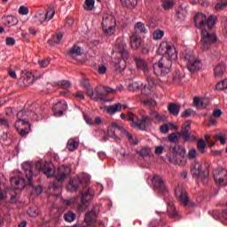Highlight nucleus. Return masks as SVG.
Returning a JSON list of instances; mask_svg holds the SVG:
<instances>
[{
  "label": "nucleus",
  "mask_w": 227,
  "mask_h": 227,
  "mask_svg": "<svg viewBox=\"0 0 227 227\" xmlns=\"http://www.w3.org/2000/svg\"><path fill=\"white\" fill-rule=\"evenodd\" d=\"M90 184V176L86 174L82 175L79 177L70 179L68 185L67 186V191L74 192L79 190V187H82L81 191L82 199L81 204L78 205V210L84 212L88 207H90V201L93 200V191L91 188H88Z\"/></svg>",
  "instance_id": "nucleus-1"
},
{
  "label": "nucleus",
  "mask_w": 227,
  "mask_h": 227,
  "mask_svg": "<svg viewBox=\"0 0 227 227\" xmlns=\"http://www.w3.org/2000/svg\"><path fill=\"white\" fill-rule=\"evenodd\" d=\"M149 114L151 117L148 115H142L140 119L136 120L134 114L129 112L127 118L128 121H131V127L137 130H148V129L152 127V120H155V121H166L168 120L166 115L160 114L155 110H151Z\"/></svg>",
  "instance_id": "nucleus-2"
},
{
  "label": "nucleus",
  "mask_w": 227,
  "mask_h": 227,
  "mask_svg": "<svg viewBox=\"0 0 227 227\" xmlns=\"http://www.w3.org/2000/svg\"><path fill=\"white\" fill-rule=\"evenodd\" d=\"M171 67H173V61L166 56H163L157 63L153 65L155 75L160 77H166V75L170 74Z\"/></svg>",
  "instance_id": "nucleus-3"
},
{
  "label": "nucleus",
  "mask_w": 227,
  "mask_h": 227,
  "mask_svg": "<svg viewBox=\"0 0 227 227\" xmlns=\"http://www.w3.org/2000/svg\"><path fill=\"white\" fill-rule=\"evenodd\" d=\"M184 58L186 61V67L189 72L194 74V72L201 70L203 64H201V61L194 56V53L192 51H184Z\"/></svg>",
  "instance_id": "nucleus-4"
},
{
  "label": "nucleus",
  "mask_w": 227,
  "mask_h": 227,
  "mask_svg": "<svg viewBox=\"0 0 227 227\" xmlns=\"http://www.w3.org/2000/svg\"><path fill=\"white\" fill-rule=\"evenodd\" d=\"M168 160L176 166H185L187 164V158H185V150L176 146L173 153L168 156Z\"/></svg>",
  "instance_id": "nucleus-5"
},
{
  "label": "nucleus",
  "mask_w": 227,
  "mask_h": 227,
  "mask_svg": "<svg viewBox=\"0 0 227 227\" xmlns=\"http://www.w3.org/2000/svg\"><path fill=\"white\" fill-rule=\"evenodd\" d=\"M201 31V41H200V45L202 51H208L210 49V45L212 43H215L217 41V36L215 34L211 32L210 30L207 29H202Z\"/></svg>",
  "instance_id": "nucleus-6"
},
{
  "label": "nucleus",
  "mask_w": 227,
  "mask_h": 227,
  "mask_svg": "<svg viewBox=\"0 0 227 227\" xmlns=\"http://www.w3.org/2000/svg\"><path fill=\"white\" fill-rule=\"evenodd\" d=\"M101 26L105 35H113L116 27V20L111 15H106L103 17Z\"/></svg>",
  "instance_id": "nucleus-7"
},
{
  "label": "nucleus",
  "mask_w": 227,
  "mask_h": 227,
  "mask_svg": "<svg viewBox=\"0 0 227 227\" xmlns=\"http://www.w3.org/2000/svg\"><path fill=\"white\" fill-rule=\"evenodd\" d=\"M175 194L178 201H180L184 207H196V204L189 200V193H187V191L181 187H177L175 191Z\"/></svg>",
  "instance_id": "nucleus-8"
},
{
  "label": "nucleus",
  "mask_w": 227,
  "mask_h": 227,
  "mask_svg": "<svg viewBox=\"0 0 227 227\" xmlns=\"http://www.w3.org/2000/svg\"><path fill=\"white\" fill-rule=\"evenodd\" d=\"M35 169L37 171H42L48 178H51V176H54V165L51 162L45 161L44 164L37 161L35 163Z\"/></svg>",
  "instance_id": "nucleus-9"
},
{
  "label": "nucleus",
  "mask_w": 227,
  "mask_h": 227,
  "mask_svg": "<svg viewBox=\"0 0 227 227\" xmlns=\"http://www.w3.org/2000/svg\"><path fill=\"white\" fill-rule=\"evenodd\" d=\"M71 173H72V168H70V166L62 165L58 168L57 172L55 174V178L57 182H63V180L70 176Z\"/></svg>",
  "instance_id": "nucleus-10"
},
{
  "label": "nucleus",
  "mask_w": 227,
  "mask_h": 227,
  "mask_svg": "<svg viewBox=\"0 0 227 227\" xmlns=\"http://www.w3.org/2000/svg\"><path fill=\"white\" fill-rule=\"evenodd\" d=\"M117 91H123V85H120L116 89H113L111 87H98L96 89V95L99 97V98H104L109 93H113L114 95Z\"/></svg>",
  "instance_id": "nucleus-11"
},
{
  "label": "nucleus",
  "mask_w": 227,
  "mask_h": 227,
  "mask_svg": "<svg viewBox=\"0 0 227 227\" xmlns=\"http://www.w3.org/2000/svg\"><path fill=\"white\" fill-rule=\"evenodd\" d=\"M214 180L218 185H227V170L217 168L214 171Z\"/></svg>",
  "instance_id": "nucleus-12"
},
{
  "label": "nucleus",
  "mask_w": 227,
  "mask_h": 227,
  "mask_svg": "<svg viewBox=\"0 0 227 227\" xmlns=\"http://www.w3.org/2000/svg\"><path fill=\"white\" fill-rule=\"evenodd\" d=\"M191 173L195 178L207 180L208 178V172L201 171V165L199 161H194L193 167L191 168Z\"/></svg>",
  "instance_id": "nucleus-13"
},
{
  "label": "nucleus",
  "mask_w": 227,
  "mask_h": 227,
  "mask_svg": "<svg viewBox=\"0 0 227 227\" xmlns=\"http://www.w3.org/2000/svg\"><path fill=\"white\" fill-rule=\"evenodd\" d=\"M22 74H24L25 77L23 80L24 86H31L35 81H38V79H42V74L35 75L33 73L24 70L22 71Z\"/></svg>",
  "instance_id": "nucleus-14"
},
{
  "label": "nucleus",
  "mask_w": 227,
  "mask_h": 227,
  "mask_svg": "<svg viewBox=\"0 0 227 227\" xmlns=\"http://www.w3.org/2000/svg\"><path fill=\"white\" fill-rule=\"evenodd\" d=\"M134 60H135V63L137 65V70H140L144 74H147L148 72H152V67L150 66V64H148V62H146V60H145V59H143L139 57H136L134 59Z\"/></svg>",
  "instance_id": "nucleus-15"
},
{
  "label": "nucleus",
  "mask_w": 227,
  "mask_h": 227,
  "mask_svg": "<svg viewBox=\"0 0 227 227\" xmlns=\"http://www.w3.org/2000/svg\"><path fill=\"white\" fill-rule=\"evenodd\" d=\"M22 169L28 182V185H33V177L35 176V173H33V164L29 162H24L22 164Z\"/></svg>",
  "instance_id": "nucleus-16"
},
{
  "label": "nucleus",
  "mask_w": 227,
  "mask_h": 227,
  "mask_svg": "<svg viewBox=\"0 0 227 227\" xmlns=\"http://www.w3.org/2000/svg\"><path fill=\"white\" fill-rule=\"evenodd\" d=\"M153 185L154 189L160 191V192H168V188H166V184H164V180L160 176H153Z\"/></svg>",
  "instance_id": "nucleus-17"
},
{
  "label": "nucleus",
  "mask_w": 227,
  "mask_h": 227,
  "mask_svg": "<svg viewBox=\"0 0 227 227\" xmlns=\"http://www.w3.org/2000/svg\"><path fill=\"white\" fill-rule=\"evenodd\" d=\"M27 116H29V113L26 112V110H20L18 114H17V118L18 120L15 122V127H20L24 126V125H27V127L29 128V121H27V120H26V118H27Z\"/></svg>",
  "instance_id": "nucleus-18"
},
{
  "label": "nucleus",
  "mask_w": 227,
  "mask_h": 227,
  "mask_svg": "<svg viewBox=\"0 0 227 227\" xmlns=\"http://www.w3.org/2000/svg\"><path fill=\"white\" fill-rule=\"evenodd\" d=\"M82 86L84 88V90L87 92V95L90 98H92V100H95L96 102L98 101V100H102V98H99L98 95H97V97H93L94 92H93V89H91V85L90 84V80L89 79L84 78L82 81Z\"/></svg>",
  "instance_id": "nucleus-19"
},
{
  "label": "nucleus",
  "mask_w": 227,
  "mask_h": 227,
  "mask_svg": "<svg viewBox=\"0 0 227 227\" xmlns=\"http://www.w3.org/2000/svg\"><path fill=\"white\" fill-rule=\"evenodd\" d=\"M196 27L203 31L205 29L207 16L203 13H197L193 18Z\"/></svg>",
  "instance_id": "nucleus-20"
},
{
  "label": "nucleus",
  "mask_w": 227,
  "mask_h": 227,
  "mask_svg": "<svg viewBox=\"0 0 227 227\" xmlns=\"http://www.w3.org/2000/svg\"><path fill=\"white\" fill-rule=\"evenodd\" d=\"M123 130H125L123 127H121L116 122H114L112 124V126L108 128L107 133L109 137H112L113 139H120V137L116 136V132H121V134H123Z\"/></svg>",
  "instance_id": "nucleus-21"
},
{
  "label": "nucleus",
  "mask_w": 227,
  "mask_h": 227,
  "mask_svg": "<svg viewBox=\"0 0 227 227\" xmlns=\"http://www.w3.org/2000/svg\"><path fill=\"white\" fill-rule=\"evenodd\" d=\"M129 43L131 45V49L134 51H137V49L141 48V45L143 43V40L137 33H134L130 37H129Z\"/></svg>",
  "instance_id": "nucleus-22"
},
{
  "label": "nucleus",
  "mask_w": 227,
  "mask_h": 227,
  "mask_svg": "<svg viewBox=\"0 0 227 227\" xmlns=\"http://www.w3.org/2000/svg\"><path fill=\"white\" fill-rule=\"evenodd\" d=\"M67 111V103L58 102L53 106L54 116H63V113Z\"/></svg>",
  "instance_id": "nucleus-23"
},
{
  "label": "nucleus",
  "mask_w": 227,
  "mask_h": 227,
  "mask_svg": "<svg viewBox=\"0 0 227 227\" xmlns=\"http://www.w3.org/2000/svg\"><path fill=\"white\" fill-rule=\"evenodd\" d=\"M2 20L4 22V25L7 26V27H12L19 24V19H17V17L13 15L4 16Z\"/></svg>",
  "instance_id": "nucleus-24"
},
{
  "label": "nucleus",
  "mask_w": 227,
  "mask_h": 227,
  "mask_svg": "<svg viewBox=\"0 0 227 227\" xmlns=\"http://www.w3.org/2000/svg\"><path fill=\"white\" fill-rule=\"evenodd\" d=\"M11 184L17 189H24L26 187V179L24 177H12Z\"/></svg>",
  "instance_id": "nucleus-25"
},
{
  "label": "nucleus",
  "mask_w": 227,
  "mask_h": 227,
  "mask_svg": "<svg viewBox=\"0 0 227 227\" xmlns=\"http://www.w3.org/2000/svg\"><path fill=\"white\" fill-rule=\"evenodd\" d=\"M33 22L34 24H36V26H42L43 22H47V20L45 18V12L42 11L35 13L33 17Z\"/></svg>",
  "instance_id": "nucleus-26"
},
{
  "label": "nucleus",
  "mask_w": 227,
  "mask_h": 227,
  "mask_svg": "<svg viewBox=\"0 0 227 227\" xmlns=\"http://www.w3.org/2000/svg\"><path fill=\"white\" fill-rule=\"evenodd\" d=\"M163 56H166V58L170 59V61H172V59H176V58L178 57L176 53V49H175V46L171 44H168V48L167 49V51Z\"/></svg>",
  "instance_id": "nucleus-27"
},
{
  "label": "nucleus",
  "mask_w": 227,
  "mask_h": 227,
  "mask_svg": "<svg viewBox=\"0 0 227 227\" xmlns=\"http://www.w3.org/2000/svg\"><path fill=\"white\" fill-rule=\"evenodd\" d=\"M193 104L195 106L198 107V109H205V107H207V106H208V99L194 98Z\"/></svg>",
  "instance_id": "nucleus-28"
},
{
  "label": "nucleus",
  "mask_w": 227,
  "mask_h": 227,
  "mask_svg": "<svg viewBox=\"0 0 227 227\" xmlns=\"http://www.w3.org/2000/svg\"><path fill=\"white\" fill-rule=\"evenodd\" d=\"M122 134L126 136L129 145H137L139 143V140L137 139V137L136 135L130 134L126 129L122 130Z\"/></svg>",
  "instance_id": "nucleus-29"
},
{
  "label": "nucleus",
  "mask_w": 227,
  "mask_h": 227,
  "mask_svg": "<svg viewBox=\"0 0 227 227\" xmlns=\"http://www.w3.org/2000/svg\"><path fill=\"white\" fill-rule=\"evenodd\" d=\"M135 33H142L144 35H146L148 33V29H146V26H145V23L138 21L134 26Z\"/></svg>",
  "instance_id": "nucleus-30"
},
{
  "label": "nucleus",
  "mask_w": 227,
  "mask_h": 227,
  "mask_svg": "<svg viewBox=\"0 0 227 227\" xmlns=\"http://www.w3.org/2000/svg\"><path fill=\"white\" fill-rule=\"evenodd\" d=\"M120 111H121V103H116L106 107V113H108V114H115V113H120Z\"/></svg>",
  "instance_id": "nucleus-31"
},
{
  "label": "nucleus",
  "mask_w": 227,
  "mask_h": 227,
  "mask_svg": "<svg viewBox=\"0 0 227 227\" xmlns=\"http://www.w3.org/2000/svg\"><path fill=\"white\" fill-rule=\"evenodd\" d=\"M113 63L116 72L121 73L123 70H125V61H121V59H114Z\"/></svg>",
  "instance_id": "nucleus-32"
},
{
  "label": "nucleus",
  "mask_w": 227,
  "mask_h": 227,
  "mask_svg": "<svg viewBox=\"0 0 227 227\" xmlns=\"http://www.w3.org/2000/svg\"><path fill=\"white\" fill-rule=\"evenodd\" d=\"M181 107H182V106H180V105H176L175 103H170L168 105V112L171 114H174V116H178Z\"/></svg>",
  "instance_id": "nucleus-33"
},
{
  "label": "nucleus",
  "mask_w": 227,
  "mask_h": 227,
  "mask_svg": "<svg viewBox=\"0 0 227 227\" xmlns=\"http://www.w3.org/2000/svg\"><path fill=\"white\" fill-rule=\"evenodd\" d=\"M215 20H217V16L211 15L207 20H206V26L204 29L210 31V29L215 26Z\"/></svg>",
  "instance_id": "nucleus-34"
},
{
  "label": "nucleus",
  "mask_w": 227,
  "mask_h": 227,
  "mask_svg": "<svg viewBox=\"0 0 227 227\" xmlns=\"http://www.w3.org/2000/svg\"><path fill=\"white\" fill-rule=\"evenodd\" d=\"M67 150H69V152H74V150H77V148H79V142H77V140L74 138H70L67 141Z\"/></svg>",
  "instance_id": "nucleus-35"
},
{
  "label": "nucleus",
  "mask_w": 227,
  "mask_h": 227,
  "mask_svg": "<svg viewBox=\"0 0 227 227\" xmlns=\"http://www.w3.org/2000/svg\"><path fill=\"white\" fill-rule=\"evenodd\" d=\"M185 77L183 73L180 71H176L172 77L173 84H180L182 82V79Z\"/></svg>",
  "instance_id": "nucleus-36"
},
{
  "label": "nucleus",
  "mask_w": 227,
  "mask_h": 227,
  "mask_svg": "<svg viewBox=\"0 0 227 227\" xmlns=\"http://www.w3.org/2000/svg\"><path fill=\"white\" fill-rule=\"evenodd\" d=\"M225 70L226 67L224 64H218L214 69L215 77H221V75H223Z\"/></svg>",
  "instance_id": "nucleus-37"
},
{
  "label": "nucleus",
  "mask_w": 227,
  "mask_h": 227,
  "mask_svg": "<svg viewBox=\"0 0 227 227\" xmlns=\"http://www.w3.org/2000/svg\"><path fill=\"white\" fill-rule=\"evenodd\" d=\"M161 6L166 12L172 10L175 6V0H161Z\"/></svg>",
  "instance_id": "nucleus-38"
},
{
  "label": "nucleus",
  "mask_w": 227,
  "mask_h": 227,
  "mask_svg": "<svg viewBox=\"0 0 227 227\" xmlns=\"http://www.w3.org/2000/svg\"><path fill=\"white\" fill-rule=\"evenodd\" d=\"M169 47V43L163 41L160 43L159 48H158V52L161 56H165L166 52L168 51V49Z\"/></svg>",
  "instance_id": "nucleus-39"
},
{
  "label": "nucleus",
  "mask_w": 227,
  "mask_h": 227,
  "mask_svg": "<svg viewBox=\"0 0 227 227\" xmlns=\"http://www.w3.org/2000/svg\"><path fill=\"white\" fill-rule=\"evenodd\" d=\"M143 86V83L141 82H132L131 83L129 84L128 90L129 91H139V89Z\"/></svg>",
  "instance_id": "nucleus-40"
},
{
  "label": "nucleus",
  "mask_w": 227,
  "mask_h": 227,
  "mask_svg": "<svg viewBox=\"0 0 227 227\" xmlns=\"http://www.w3.org/2000/svg\"><path fill=\"white\" fill-rule=\"evenodd\" d=\"M126 51H127V44L125 43V42L121 41V43L115 45L114 52H116L117 54H121Z\"/></svg>",
  "instance_id": "nucleus-41"
},
{
  "label": "nucleus",
  "mask_w": 227,
  "mask_h": 227,
  "mask_svg": "<svg viewBox=\"0 0 227 227\" xmlns=\"http://www.w3.org/2000/svg\"><path fill=\"white\" fill-rule=\"evenodd\" d=\"M97 219V213L95 211H90L85 215L84 221L87 224H91L92 221Z\"/></svg>",
  "instance_id": "nucleus-42"
},
{
  "label": "nucleus",
  "mask_w": 227,
  "mask_h": 227,
  "mask_svg": "<svg viewBox=\"0 0 227 227\" xmlns=\"http://www.w3.org/2000/svg\"><path fill=\"white\" fill-rule=\"evenodd\" d=\"M67 54L69 56H71V58H74V56H81L82 52H81V47L74 45L73 46L70 51L67 52Z\"/></svg>",
  "instance_id": "nucleus-43"
},
{
  "label": "nucleus",
  "mask_w": 227,
  "mask_h": 227,
  "mask_svg": "<svg viewBox=\"0 0 227 227\" xmlns=\"http://www.w3.org/2000/svg\"><path fill=\"white\" fill-rule=\"evenodd\" d=\"M168 213L171 217H176L177 213L175 208V204L172 201L168 202Z\"/></svg>",
  "instance_id": "nucleus-44"
},
{
  "label": "nucleus",
  "mask_w": 227,
  "mask_h": 227,
  "mask_svg": "<svg viewBox=\"0 0 227 227\" xmlns=\"http://www.w3.org/2000/svg\"><path fill=\"white\" fill-rule=\"evenodd\" d=\"M55 14H56V11L54 10V8H52V7L48 8L46 12H44V17L46 19V22H49V20H51V19L54 18Z\"/></svg>",
  "instance_id": "nucleus-45"
},
{
  "label": "nucleus",
  "mask_w": 227,
  "mask_h": 227,
  "mask_svg": "<svg viewBox=\"0 0 227 227\" xmlns=\"http://www.w3.org/2000/svg\"><path fill=\"white\" fill-rule=\"evenodd\" d=\"M62 38H63V33H59L57 34V35H53V37L48 41V43L50 45H54V43H59Z\"/></svg>",
  "instance_id": "nucleus-46"
},
{
  "label": "nucleus",
  "mask_w": 227,
  "mask_h": 227,
  "mask_svg": "<svg viewBox=\"0 0 227 227\" xmlns=\"http://www.w3.org/2000/svg\"><path fill=\"white\" fill-rule=\"evenodd\" d=\"M121 3L128 8H135L137 5V0H121Z\"/></svg>",
  "instance_id": "nucleus-47"
},
{
  "label": "nucleus",
  "mask_w": 227,
  "mask_h": 227,
  "mask_svg": "<svg viewBox=\"0 0 227 227\" xmlns=\"http://www.w3.org/2000/svg\"><path fill=\"white\" fill-rule=\"evenodd\" d=\"M145 77L149 84V86H153L155 84V78L152 75V71L144 73Z\"/></svg>",
  "instance_id": "nucleus-48"
},
{
  "label": "nucleus",
  "mask_w": 227,
  "mask_h": 227,
  "mask_svg": "<svg viewBox=\"0 0 227 227\" xmlns=\"http://www.w3.org/2000/svg\"><path fill=\"white\" fill-rule=\"evenodd\" d=\"M75 217L76 215L72 211H69L64 215V219L67 223H74V221H75Z\"/></svg>",
  "instance_id": "nucleus-49"
},
{
  "label": "nucleus",
  "mask_w": 227,
  "mask_h": 227,
  "mask_svg": "<svg viewBox=\"0 0 227 227\" xmlns=\"http://www.w3.org/2000/svg\"><path fill=\"white\" fill-rule=\"evenodd\" d=\"M205 148H207V144L205 143V140L200 139L197 142V149L200 153H205Z\"/></svg>",
  "instance_id": "nucleus-50"
},
{
  "label": "nucleus",
  "mask_w": 227,
  "mask_h": 227,
  "mask_svg": "<svg viewBox=\"0 0 227 227\" xmlns=\"http://www.w3.org/2000/svg\"><path fill=\"white\" fill-rule=\"evenodd\" d=\"M136 153L140 156V157H148L150 154V150L148 147H142L140 150H137Z\"/></svg>",
  "instance_id": "nucleus-51"
},
{
  "label": "nucleus",
  "mask_w": 227,
  "mask_h": 227,
  "mask_svg": "<svg viewBox=\"0 0 227 227\" xmlns=\"http://www.w3.org/2000/svg\"><path fill=\"white\" fill-rule=\"evenodd\" d=\"M164 36V31L157 29L153 33V40H162Z\"/></svg>",
  "instance_id": "nucleus-52"
},
{
  "label": "nucleus",
  "mask_w": 227,
  "mask_h": 227,
  "mask_svg": "<svg viewBox=\"0 0 227 227\" xmlns=\"http://www.w3.org/2000/svg\"><path fill=\"white\" fill-rule=\"evenodd\" d=\"M220 3H217L215 6V10H216V12H221V10H224V8H226L227 6V0H220Z\"/></svg>",
  "instance_id": "nucleus-53"
},
{
  "label": "nucleus",
  "mask_w": 227,
  "mask_h": 227,
  "mask_svg": "<svg viewBox=\"0 0 227 227\" xmlns=\"http://www.w3.org/2000/svg\"><path fill=\"white\" fill-rule=\"evenodd\" d=\"M95 7V0H85L84 10L91 11Z\"/></svg>",
  "instance_id": "nucleus-54"
},
{
  "label": "nucleus",
  "mask_w": 227,
  "mask_h": 227,
  "mask_svg": "<svg viewBox=\"0 0 227 227\" xmlns=\"http://www.w3.org/2000/svg\"><path fill=\"white\" fill-rule=\"evenodd\" d=\"M21 125L22 124H20V126H15L16 129L22 137L27 136V134H29V128H20Z\"/></svg>",
  "instance_id": "nucleus-55"
},
{
  "label": "nucleus",
  "mask_w": 227,
  "mask_h": 227,
  "mask_svg": "<svg viewBox=\"0 0 227 227\" xmlns=\"http://www.w3.org/2000/svg\"><path fill=\"white\" fill-rule=\"evenodd\" d=\"M191 121H186L182 126L181 131L179 133H189V130H191Z\"/></svg>",
  "instance_id": "nucleus-56"
},
{
  "label": "nucleus",
  "mask_w": 227,
  "mask_h": 227,
  "mask_svg": "<svg viewBox=\"0 0 227 227\" xmlns=\"http://www.w3.org/2000/svg\"><path fill=\"white\" fill-rule=\"evenodd\" d=\"M38 64L41 68H47V67H49V65H51V59L47 58L44 59H41L38 61Z\"/></svg>",
  "instance_id": "nucleus-57"
},
{
  "label": "nucleus",
  "mask_w": 227,
  "mask_h": 227,
  "mask_svg": "<svg viewBox=\"0 0 227 227\" xmlns=\"http://www.w3.org/2000/svg\"><path fill=\"white\" fill-rule=\"evenodd\" d=\"M216 90H223L227 89V78L219 82L216 86Z\"/></svg>",
  "instance_id": "nucleus-58"
},
{
  "label": "nucleus",
  "mask_w": 227,
  "mask_h": 227,
  "mask_svg": "<svg viewBox=\"0 0 227 227\" xmlns=\"http://www.w3.org/2000/svg\"><path fill=\"white\" fill-rule=\"evenodd\" d=\"M178 137H180V135L177 133H171L168 135V141L170 143H178Z\"/></svg>",
  "instance_id": "nucleus-59"
},
{
  "label": "nucleus",
  "mask_w": 227,
  "mask_h": 227,
  "mask_svg": "<svg viewBox=\"0 0 227 227\" xmlns=\"http://www.w3.org/2000/svg\"><path fill=\"white\" fill-rule=\"evenodd\" d=\"M27 212L30 217H36L39 214L38 208L36 207H29Z\"/></svg>",
  "instance_id": "nucleus-60"
},
{
  "label": "nucleus",
  "mask_w": 227,
  "mask_h": 227,
  "mask_svg": "<svg viewBox=\"0 0 227 227\" xmlns=\"http://www.w3.org/2000/svg\"><path fill=\"white\" fill-rule=\"evenodd\" d=\"M198 157V152L195 148L190 149L188 152V159H196Z\"/></svg>",
  "instance_id": "nucleus-61"
},
{
  "label": "nucleus",
  "mask_w": 227,
  "mask_h": 227,
  "mask_svg": "<svg viewBox=\"0 0 227 227\" xmlns=\"http://www.w3.org/2000/svg\"><path fill=\"white\" fill-rule=\"evenodd\" d=\"M59 86H60V88H64V90H68V88H70L72 84L70 83V82L64 80L59 82Z\"/></svg>",
  "instance_id": "nucleus-62"
},
{
  "label": "nucleus",
  "mask_w": 227,
  "mask_h": 227,
  "mask_svg": "<svg viewBox=\"0 0 227 227\" xmlns=\"http://www.w3.org/2000/svg\"><path fill=\"white\" fill-rule=\"evenodd\" d=\"M192 113H194V110L188 108L181 114V116H182V118H189V116H191V114H192Z\"/></svg>",
  "instance_id": "nucleus-63"
},
{
  "label": "nucleus",
  "mask_w": 227,
  "mask_h": 227,
  "mask_svg": "<svg viewBox=\"0 0 227 227\" xmlns=\"http://www.w3.org/2000/svg\"><path fill=\"white\" fill-rule=\"evenodd\" d=\"M20 15H27L29 9L27 6L21 5L19 9Z\"/></svg>",
  "instance_id": "nucleus-64"
}]
</instances>
